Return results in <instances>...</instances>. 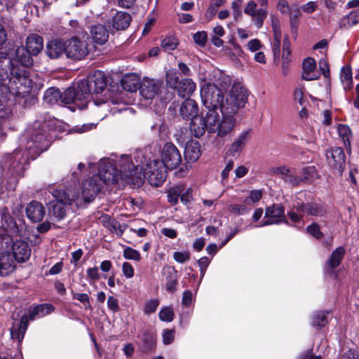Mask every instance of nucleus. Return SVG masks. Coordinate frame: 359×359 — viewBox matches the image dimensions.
<instances>
[{
  "label": "nucleus",
  "mask_w": 359,
  "mask_h": 359,
  "mask_svg": "<svg viewBox=\"0 0 359 359\" xmlns=\"http://www.w3.org/2000/svg\"><path fill=\"white\" fill-rule=\"evenodd\" d=\"M162 275L165 278V289L168 292L173 293L177 290V271L170 266H165L162 269Z\"/></svg>",
  "instance_id": "22"
},
{
  "label": "nucleus",
  "mask_w": 359,
  "mask_h": 359,
  "mask_svg": "<svg viewBox=\"0 0 359 359\" xmlns=\"http://www.w3.org/2000/svg\"><path fill=\"white\" fill-rule=\"evenodd\" d=\"M161 86L160 81L144 78L139 86L140 93L145 100H152L159 93Z\"/></svg>",
  "instance_id": "15"
},
{
  "label": "nucleus",
  "mask_w": 359,
  "mask_h": 359,
  "mask_svg": "<svg viewBox=\"0 0 359 359\" xmlns=\"http://www.w3.org/2000/svg\"><path fill=\"white\" fill-rule=\"evenodd\" d=\"M267 15V11L265 8L258 9L255 13V15L252 17L255 21V25L257 28H260L262 27L264 24V21L266 19Z\"/></svg>",
  "instance_id": "52"
},
{
  "label": "nucleus",
  "mask_w": 359,
  "mask_h": 359,
  "mask_svg": "<svg viewBox=\"0 0 359 359\" xmlns=\"http://www.w3.org/2000/svg\"><path fill=\"white\" fill-rule=\"evenodd\" d=\"M159 302L156 299H151L147 302L144 308V312L146 314L154 313L158 308Z\"/></svg>",
  "instance_id": "60"
},
{
  "label": "nucleus",
  "mask_w": 359,
  "mask_h": 359,
  "mask_svg": "<svg viewBox=\"0 0 359 359\" xmlns=\"http://www.w3.org/2000/svg\"><path fill=\"white\" fill-rule=\"evenodd\" d=\"M79 88L82 93L80 92V96L82 98L88 100L91 94L101 93L107 86L106 77L103 72L96 71L90 74L86 79L79 82Z\"/></svg>",
  "instance_id": "6"
},
{
  "label": "nucleus",
  "mask_w": 359,
  "mask_h": 359,
  "mask_svg": "<svg viewBox=\"0 0 359 359\" xmlns=\"http://www.w3.org/2000/svg\"><path fill=\"white\" fill-rule=\"evenodd\" d=\"M325 212V208L320 203L297 202L287 213V215L292 222H298L304 216L322 217Z\"/></svg>",
  "instance_id": "7"
},
{
  "label": "nucleus",
  "mask_w": 359,
  "mask_h": 359,
  "mask_svg": "<svg viewBox=\"0 0 359 359\" xmlns=\"http://www.w3.org/2000/svg\"><path fill=\"white\" fill-rule=\"evenodd\" d=\"M65 42L61 39L48 41L46 46V54L50 59H57L64 53L66 55Z\"/></svg>",
  "instance_id": "21"
},
{
  "label": "nucleus",
  "mask_w": 359,
  "mask_h": 359,
  "mask_svg": "<svg viewBox=\"0 0 359 359\" xmlns=\"http://www.w3.org/2000/svg\"><path fill=\"white\" fill-rule=\"evenodd\" d=\"M345 253L346 250L344 248L341 246L337 248L332 252L331 255L325 263V271L327 273L330 275L334 274V269L340 265Z\"/></svg>",
  "instance_id": "20"
},
{
  "label": "nucleus",
  "mask_w": 359,
  "mask_h": 359,
  "mask_svg": "<svg viewBox=\"0 0 359 359\" xmlns=\"http://www.w3.org/2000/svg\"><path fill=\"white\" fill-rule=\"evenodd\" d=\"M32 55L25 47H18L15 52L16 60L11 59V60L16 62V65L19 68L21 67L18 65V62L23 67H30L33 64Z\"/></svg>",
  "instance_id": "31"
},
{
  "label": "nucleus",
  "mask_w": 359,
  "mask_h": 359,
  "mask_svg": "<svg viewBox=\"0 0 359 359\" xmlns=\"http://www.w3.org/2000/svg\"><path fill=\"white\" fill-rule=\"evenodd\" d=\"M173 258L176 262L183 264L190 259L191 253L189 251L175 252Z\"/></svg>",
  "instance_id": "58"
},
{
  "label": "nucleus",
  "mask_w": 359,
  "mask_h": 359,
  "mask_svg": "<svg viewBox=\"0 0 359 359\" xmlns=\"http://www.w3.org/2000/svg\"><path fill=\"white\" fill-rule=\"evenodd\" d=\"M0 274L6 276L11 274L15 269V262L11 253L1 254Z\"/></svg>",
  "instance_id": "33"
},
{
  "label": "nucleus",
  "mask_w": 359,
  "mask_h": 359,
  "mask_svg": "<svg viewBox=\"0 0 359 359\" xmlns=\"http://www.w3.org/2000/svg\"><path fill=\"white\" fill-rule=\"evenodd\" d=\"M32 88V80L27 71L19 68L6 53H0V96L6 98L11 94L23 97Z\"/></svg>",
  "instance_id": "3"
},
{
  "label": "nucleus",
  "mask_w": 359,
  "mask_h": 359,
  "mask_svg": "<svg viewBox=\"0 0 359 359\" xmlns=\"http://www.w3.org/2000/svg\"><path fill=\"white\" fill-rule=\"evenodd\" d=\"M213 76L215 83L212 84L217 86L222 91L226 90L231 85V77L223 72L219 70L215 71Z\"/></svg>",
  "instance_id": "35"
},
{
  "label": "nucleus",
  "mask_w": 359,
  "mask_h": 359,
  "mask_svg": "<svg viewBox=\"0 0 359 359\" xmlns=\"http://www.w3.org/2000/svg\"><path fill=\"white\" fill-rule=\"evenodd\" d=\"M326 158L329 165L338 175H341L346 165V156L341 147H332L326 151Z\"/></svg>",
  "instance_id": "14"
},
{
  "label": "nucleus",
  "mask_w": 359,
  "mask_h": 359,
  "mask_svg": "<svg viewBox=\"0 0 359 359\" xmlns=\"http://www.w3.org/2000/svg\"><path fill=\"white\" fill-rule=\"evenodd\" d=\"M131 22V16L129 13L123 11H118L113 16L111 24L113 28L116 30H123L128 28Z\"/></svg>",
  "instance_id": "28"
},
{
  "label": "nucleus",
  "mask_w": 359,
  "mask_h": 359,
  "mask_svg": "<svg viewBox=\"0 0 359 359\" xmlns=\"http://www.w3.org/2000/svg\"><path fill=\"white\" fill-rule=\"evenodd\" d=\"M196 88V83L191 79H184L180 81L176 88L179 96L185 97L191 95Z\"/></svg>",
  "instance_id": "34"
},
{
  "label": "nucleus",
  "mask_w": 359,
  "mask_h": 359,
  "mask_svg": "<svg viewBox=\"0 0 359 359\" xmlns=\"http://www.w3.org/2000/svg\"><path fill=\"white\" fill-rule=\"evenodd\" d=\"M90 36L95 43L103 45L108 41L109 31L104 25H94L90 27Z\"/></svg>",
  "instance_id": "24"
},
{
  "label": "nucleus",
  "mask_w": 359,
  "mask_h": 359,
  "mask_svg": "<svg viewBox=\"0 0 359 359\" xmlns=\"http://www.w3.org/2000/svg\"><path fill=\"white\" fill-rule=\"evenodd\" d=\"M140 85L139 79L134 75L125 76L121 81L123 88L128 92H135Z\"/></svg>",
  "instance_id": "40"
},
{
  "label": "nucleus",
  "mask_w": 359,
  "mask_h": 359,
  "mask_svg": "<svg viewBox=\"0 0 359 359\" xmlns=\"http://www.w3.org/2000/svg\"><path fill=\"white\" fill-rule=\"evenodd\" d=\"M86 274L89 280L93 282L97 281L100 278L99 269L97 266L88 268L86 270Z\"/></svg>",
  "instance_id": "63"
},
{
  "label": "nucleus",
  "mask_w": 359,
  "mask_h": 359,
  "mask_svg": "<svg viewBox=\"0 0 359 359\" xmlns=\"http://www.w3.org/2000/svg\"><path fill=\"white\" fill-rule=\"evenodd\" d=\"M54 311V306L51 304H41L29 307L28 311L30 320L43 318Z\"/></svg>",
  "instance_id": "27"
},
{
  "label": "nucleus",
  "mask_w": 359,
  "mask_h": 359,
  "mask_svg": "<svg viewBox=\"0 0 359 359\" xmlns=\"http://www.w3.org/2000/svg\"><path fill=\"white\" fill-rule=\"evenodd\" d=\"M285 222L284 207L280 204H273L265 210L264 219L257 226H265Z\"/></svg>",
  "instance_id": "13"
},
{
  "label": "nucleus",
  "mask_w": 359,
  "mask_h": 359,
  "mask_svg": "<svg viewBox=\"0 0 359 359\" xmlns=\"http://www.w3.org/2000/svg\"><path fill=\"white\" fill-rule=\"evenodd\" d=\"M43 47V39L39 35L32 34L27 38L25 48L33 55H37L41 51Z\"/></svg>",
  "instance_id": "30"
},
{
  "label": "nucleus",
  "mask_w": 359,
  "mask_h": 359,
  "mask_svg": "<svg viewBox=\"0 0 359 359\" xmlns=\"http://www.w3.org/2000/svg\"><path fill=\"white\" fill-rule=\"evenodd\" d=\"M292 169H290L289 167L285 165L272 167L270 169V173L273 175H278L281 177V179L285 181V180L287 177L288 175Z\"/></svg>",
  "instance_id": "47"
},
{
  "label": "nucleus",
  "mask_w": 359,
  "mask_h": 359,
  "mask_svg": "<svg viewBox=\"0 0 359 359\" xmlns=\"http://www.w3.org/2000/svg\"><path fill=\"white\" fill-rule=\"evenodd\" d=\"M49 145L43 126L39 121L34 122L20 137V147L4 157L1 161L3 170L16 176L21 175L29 160H34Z\"/></svg>",
  "instance_id": "1"
},
{
  "label": "nucleus",
  "mask_w": 359,
  "mask_h": 359,
  "mask_svg": "<svg viewBox=\"0 0 359 359\" xmlns=\"http://www.w3.org/2000/svg\"><path fill=\"white\" fill-rule=\"evenodd\" d=\"M234 166V161L233 160H229L226 164V166L223 169L221 173L222 177V184H225V182L227 180L229 172L233 168Z\"/></svg>",
  "instance_id": "59"
},
{
  "label": "nucleus",
  "mask_w": 359,
  "mask_h": 359,
  "mask_svg": "<svg viewBox=\"0 0 359 359\" xmlns=\"http://www.w3.org/2000/svg\"><path fill=\"white\" fill-rule=\"evenodd\" d=\"M123 256L126 259L139 262L141 259V255L139 251L130 247H126L123 252Z\"/></svg>",
  "instance_id": "49"
},
{
  "label": "nucleus",
  "mask_w": 359,
  "mask_h": 359,
  "mask_svg": "<svg viewBox=\"0 0 359 359\" xmlns=\"http://www.w3.org/2000/svg\"><path fill=\"white\" fill-rule=\"evenodd\" d=\"M306 229L309 233L317 239H320L323 236V233L320 231V226L316 223H312L311 225L307 226Z\"/></svg>",
  "instance_id": "61"
},
{
  "label": "nucleus",
  "mask_w": 359,
  "mask_h": 359,
  "mask_svg": "<svg viewBox=\"0 0 359 359\" xmlns=\"http://www.w3.org/2000/svg\"><path fill=\"white\" fill-rule=\"evenodd\" d=\"M166 83L172 88H176L179 84V76L177 72L174 69H169L165 75Z\"/></svg>",
  "instance_id": "45"
},
{
  "label": "nucleus",
  "mask_w": 359,
  "mask_h": 359,
  "mask_svg": "<svg viewBox=\"0 0 359 359\" xmlns=\"http://www.w3.org/2000/svg\"><path fill=\"white\" fill-rule=\"evenodd\" d=\"M0 232H9L15 236L19 233L18 226L7 208L0 210Z\"/></svg>",
  "instance_id": "18"
},
{
  "label": "nucleus",
  "mask_w": 359,
  "mask_h": 359,
  "mask_svg": "<svg viewBox=\"0 0 359 359\" xmlns=\"http://www.w3.org/2000/svg\"><path fill=\"white\" fill-rule=\"evenodd\" d=\"M328 323L327 316L325 313L318 311L313 315L311 325L314 327H321Z\"/></svg>",
  "instance_id": "42"
},
{
  "label": "nucleus",
  "mask_w": 359,
  "mask_h": 359,
  "mask_svg": "<svg viewBox=\"0 0 359 359\" xmlns=\"http://www.w3.org/2000/svg\"><path fill=\"white\" fill-rule=\"evenodd\" d=\"M29 316L24 314L20 318L19 325L17 327L13 326L11 329V335L13 339H16L20 341L25 334L29 324Z\"/></svg>",
  "instance_id": "32"
},
{
  "label": "nucleus",
  "mask_w": 359,
  "mask_h": 359,
  "mask_svg": "<svg viewBox=\"0 0 359 359\" xmlns=\"http://www.w3.org/2000/svg\"><path fill=\"white\" fill-rule=\"evenodd\" d=\"M13 235L9 232H0V254L11 253Z\"/></svg>",
  "instance_id": "39"
},
{
  "label": "nucleus",
  "mask_w": 359,
  "mask_h": 359,
  "mask_svg": "<svg viewBox=\"0 0 359 359\" xmlns=\"http://www.w3.org/2000/svg\"><path fill=\"white\" fill-rule=\"evenodd\" d=\"M207 33L204 31L198 32L194 35V40L200 46H204L207 41Z\"/></svg>",
  "instance_id": "62"
},
{
  "label": "nucleus",
  "mask_w": 359,
  "mask_h": 359,
  "mask_svg": "<svg viewBox=\"0 0 359 359\" xmlns=\"http://www.w3.org/2000/svg\"><path fill=\"white\" fill-rule=\"evenodd\" d=\"M104 160H108L111 163L118 175V182L121 180L127 184H131L136 187H140L144 183L145 175L142 172L143 166L139 164L135 165L132 161L131 156L121 155L116 162V166L109 158H104L100 161Z\"/></svg>",
  "instance_id": "5"
},
{
  "label": "nucleus",
  "mask_w": 359,
  "mask_h": 359,
  "mask_svg": "<svg viewBox=\"0 0 359 359\" xmlns=\"http://www.w3.org/2000/svg\"><path fill=\"white\" fill-rule=\"evenodd\" d=\"M53 196L55 200L50 202L49 212L56 218L57 221H60L66 216L67 206L71 204L72 200L68 194L62 190H54Z\"/></svg>",
  "instance_id": "10"
},
{
  "label": "nucleus",
  "mask_w": 359,
  "mask_h": 359,
  "mask_svg": "<svg viewBox=\"0 0 359 359\" xmlns=\"http://www.w3.org/2000/svg\"><path fill=\"white\" fill-rule=\"evenodd\" d=\"M72 297L74 299L79 300L82 303L86 309H90L91 306L89 304V296L86 293H77L72 292Z\"/></svg>",
  "instance_id": "57"
},
{
  "label": "nucleus",
  "mask_w": 359,
  "mask_h": 359,
  "mask_svg": "<svg viewBox=\"0 0 359 359\" xmlns=\"http://www.w3.org/2000/svg\"><path fill=\"white\" fill-rule=\"evenodd\" d=\"M60 91L58 88L51 87L47 89L43 94V102L48 105L60 104Z\"/></svg>",
  "instance_id": "38"
},
{
  "label": "nucleus",
  "mask_w": 359,
  "mask_h": 359,
  "mask_svg": "<svg viewBox=\"0 0 359 359\" xmlns=\"http://www.w3.org/2000/svg\"><path fill=\"white\" fill-rule=\"evenodd\" d=\"M162 161L166 168L175 169L182 162V156L176 146L167 142L164 144L161 152Z\"/></svg>",
  "instance_id": "12"
},
{
  "label": "nucleus",
  "mask_w": 359,
  "mask_h": 359,
  "mask_svg": "<svg viewBox=\"0 0 359 359\" xmlns=\"http://www.w3.org/2000/svg\"><path fill=\"white\" fill-rule=\"evenodd\" d=\"M359 23V8L351 11L339 22V28H348Z\"/></svg>",
  "instance_id": "36"
},
{
  "label": "nucleus",
  "mask_w": 359,
  "mask_h": 359,
  "mask_svg": "<svg viewBox=\"0 0 359 359\" xmlns=\"http://www.w3.org/2000/svg\"><path fill=\"white\" fill-rule=\"evenodd\" d=\"M341 80L342 82H346L344 89L348 90L351 88L352 83V74L351 70L343 67L341 73Z\"/></svg>",
  "instance_id": "54"
},
{
  "label": "nucleus",
  "mask_w": 359,
  "mask_h": 359,
  "mask_svg": "<svg viewBox=\"0 0 359 359\" xmlns=\"http://www.w3.org/2000/svg\"><path fill=\"white\" fill-rule=\"evenodd\" d=\"M263 196L262 190H252L250 191L249 196L243 200L246 205H252L259 202Z\"/></svg>",
  "instance_id": "46"
},
{
  "label": "nucleus",
  "mask_w": 359,
  "mask_h": 359,
  "mask_svg": "<svg viewBox=\"0 0 359 359\" xmlns=\"http://www.w3.org/2000/svg\"><path fill=\"white\" fill-rule=\"evenodd\" d=\"M65 48L67 57L74 60H81L89 53L87 43L76 36L65 41Z\"/></svg>",
  "instance_id": "11"
},
{
  "label": "nucleus",
  "mask_w": 359,
  "mask_h": 359,
  "mask_svg": "<svg viewBox=\"0 0 359 359\" xmlns=\"http://www.w3.org/2000/svg\"><path fill=\"white\" fill-rule=\"evenodd\" d=\"M210 115H212V111H208L205 116H196L191 118L190 123V130L196 137H201L203 136L205 131L208 130L210 133V125L208 120Z\"/></svg>",
  "instance_id": "16"
},
{
  "label": "nucleus",
  "mask_w": 359,
  "mask_h": 359,
  "mask_svg": "<svg viewBox=\"0 0 359 359\" xmlns=\"http://www.w3.org/2000/svg\"><path fill=\"white\" fill-rule=\"evenodd\" d=\"M158 315L159 318L163 321L171 322L173 320L174 313L170 307L162 308Z\"/></svg>",
  "instance_id": "55"
},
{
  "label": "nucleus",
  "mask_w": 359,
  "mask_h": 359,
  "mask_svg": "<svg viewBox=\"0 0 359 359\" xmlns=\"http://www.w3.org/2000/svg\"><path fill=\"white\" fill-rule=\"evenodd\" d=\"M44 214V208L39 202L32 201L26 208L27 217L33 222H40L43 218Z\"/></svg>",
  "instance_id": "25"
},
{
  "label": "nucleus",
  "mask_w": 359,
  "mask_h": 359,
  "mask_svg": "<svg viewBox=\"0 0 359 359\" xmlns=\"http://www.w3.org/2000/svg\"><path fill=\"white\" fill-rule=\"evenodd\" d=\"M227 210L230 213L241 215L247 213L249 209L246 207V204H230L227 207Z\"/></svg>",
  "instance_id": "50"
},
{
  "label": "nucleus",
  "mask_w": 359,
  "mask_h": 359,
  "mask_svg": "<svg viewBox=\"0 0 359 359\" xmlns=\"http://www.w3.org/2000/svg\"><path fill=\"white\" fill-rule=\"evenodd\" d=\"M13 257L18 262H26L31 255V248L26 241L17 240L12 245Z\"/></svg>",
  "instance_id": "19"
},
{
  "label": "nucleus",
  "mask_w": 359,
  "mask_h": 359,
  "mask_svg": "<svg viewBox=\"0 0 359 359\" xmlns=\"http://www.w3.org/2000/svg\"><path fill=\"white\" fill-rule=\"evenodd\" d=\"M79 83L77 84V87L74 88H68L66 89L63 93H60V104H69L72 103H76L77 101L86 100V98H82L80 96V90Z\"/></svg>",
  "instance_id": "23"
},
{
  "label": "nucleus",
  "mask_w": 359,
  "mask_h": 359,
  "mask_svg": "<svg viewBox=\"0 0 359 359\" xmlns=\"http://www.w3.org/2000/svg\"><path fill=\"white\" fill-rule=\"evenodd\" d=\"M166 169L160 160H152L147 164L145 169L143 168L142 172L151 185L159 187L166 180Z\"/></svg>",
  "instance_id": "9"
},
{
  "label": "nucleus",
  "mask_w": 359,
  "mask_h": 359,
  "mask_svg": "<svg viewBox=\"0 0 359 359\" xmlns=\"http://www.w3.org/2000/svg\"><path fill=\"white\" fill-rule=\"evenodd\" d=\"M122 272L123 276L127 278H131L134 276V269L129 262H125L123 263Z\"/></svg>",
  "instance_id": "64"
},
{
  "label": "nucleus",
  "mask_w": 359,
  "mask_h": 359,
  "mask_svg": "<svg viewBox=\"0 0 359 359\" xmlns=\"http://www.w3.org/2000/svg\"><path fill=\"white\" fill-rule=\"evenodd\" d=\"M284 182L292 186H298L303 182V178L301 176L297 175L294 173V170L292 169Z\"/></svg>",
  "instance_id": "56"
},
{
  "label": "nucleus",
  "mask_w": 359,
  "mask_h": 359,
  "mask_svg": "<svg viewBox=\"0 0 359 359\" xmlns=\"http://www.w3.org/2000/svg\"><path fill=\"white\" fill-rule=\"evenodd\" d=\"M182 192L181 187H172L168 192V201L172 205L178 203L179 198Z\"/></svg>",
  "instance_id": "48"
},
{
  "label": "nucleus",
  "mask_w": 359,
  "mask_h": 359,
  "mask_svg": "<svg viewBox=\"0 0 359 359\" xmlns=\"http://www.w3.org/2000/svg\"><path fill=\"white\" fill-rule=\"evenodd\" d=\"M178 46L177 39L172 35L167 36L161 42V46L165 51L170 52L175 50Z\"/></svg>",
  "instance_id": "43"
},
{
  "label": "nucleus",
  "mask_w": 359,
  "mask_h": 359,
  "mask_svg": "<svg viewBox=\"0 0 359 359\" xmlns=\"http://www.w3.org/2000/svg\"><path fill=\"white\" fill-rule=\"evenodd\" d=\"M248 97V91L241 83H233L226 96L225 104L222 108V118L218 111H212V115H210L208 120L210 126V133H216L219 137H224L230 134L236 124L233 115L240 108L244 107Z\"/></svg>",
  "instance_id": "2"
},
{
  "label": "nucleus",
  "mask_w": 359,
  "mask_h": 359,
  "mask_svg": "<svg viewBox=\"0 0 359 359\" xmlns=\"http://www.w3.org/2000/svg\"><path fill=\"white\" fill-rule=\"evenodd\" d=\"M201 97L203 105L208 109V111H217L222 108L225 104L224 95L217 86L210 83L203 84L201 88Z\"/></svg>",
  "instance_id": "8"
},
{
  "label": "nucleus",
  "mask_w": 359,
  "mask_h": 359,
  "mask_svg": "<svg viewBox=\"0 0 359 359\" xmlns=\"http://www.w3.org/2000/svg\"><path fill=\"white\" fill-rule=\"evenodd\" d=\"M250 138L251 132L250 130L243 131L231 144L226 154L234 157L239 156Z\"/></svg>",
  "instance_id": "17"
},
{
  "label": "nucleus",
  "mask_w": 359,
  "mask_h": 359,
  "mask_svg": "<svg viewBox=\"0 0 359 359\" xmlns=\"http://www.w3.org/2000/svg\"><path fill=\"white\" fill-rule=\"evenodd\" d=\"M126 227V224L121 225L116 219L113 218L106 228L118 236H121Z\"/></svg>",
  "instance_id": "44"
},
{
  "label": "nucleus",
  "mask_w": 359,
  "mask_h": 359,
  "mask_svg": "<svg viewBox=\"0 0 359 359\" xmlns=\"http://www.w3.org/2000/svg\"><path fill=\"white\" fill-rule=\"evenodd\" d=\"M117 174L111 163L108 160L100 161L98 174L94 175L83 183L82 197L86 203L93 201L105 184L118 182Z\"/></svg>",
  "instance_id": "4"
},
{
  "label": "nucleus",
  "mask_w": 359,
  "mask_h": 359,
  "mask_svg": "<svg viewBox=\"0 0 359 359\" xmlns=\"http://www.w3.org/2000/svg\"><path fill=\"white\" fill-rule=\"evenodd\" d=\"M301 8L297 4H292L289 11L290 24L292 34L297 35L299 26V18L301 17Z\"/></svg>",
  "instance_id": "37"
},
{
  "label": "nucleus",
  "mask_w": 359,
  "mask_h": 359,
  "mask_svg": "<svg viewBox=\"0 0 359 359\" xmlns=\"http://www.w3.org/2000/svg\"><path fill=\"white\" fill-rule=\"evenodd\" d=\"M198 112V104L190 98L185 100L180 108V114L184 119H191L197 116Z\"/></svg>",
  "instance_id": "26"
},
{
  "label": "nucleus",
  "mask_w": 359,
  "mask_h": 359,
  "mask_svg": "<svg viewBox=\"0 0 359 359\" xmlns=\"http://www.w3.org/2000/svg\"><path fill=\"white\" fill-rule=\"evenodd\" d=\"M201 145L197 141L188 142L184 149V158L189 163L196 162L201 156Z\"/></svg>",
  "instance_id": "29"
},
{
  "label": "nucleus",
  "mask_w": 359,
  "mask_h": 359,
  "mask_svg": "<svg viewBox=\"0 0 359 359\" xmlns=\"http://www.w3.org/2000/svg\"><path fill=\"white\" fill-rule=\"evenodd\" d=\"M302 176H301L304 180H314L317 175V170L315 166H306L302 169Z\"/></svg>",
  "instance_id": "53"
},
{
  "label": "nucleus",
  "mask_w": 359,
  "mask_h": 359,
  "mask_svg": "<svg viewBox=\"0 0 359 359\" xmlns=\"http://www.w3.org/2000/svg\"><path fill=\"white\" fill-rule=\"evenodd\" d=\"M338 133L339 137L343 140L345 147L346 148H350V137L351 136V131L350 128L346 125L340 124L338 126Z\"/></svg>",
  "instance_id": "41"
},
{
  "label": "nucleus",
  "mask_w": 359,
  "mask_h": 359,
  "mask_svg": "<svg viewBox=\"0 0 359 359\" xmlns=\"http://www.w3.org/2000/svg\"><path fill=\"white\" fill-rule=\"evenodd\" d=\"M141 339L144 344L146 349L151 350L155 346L156 338L153 334L145 332L141 336Z\"/></svg>",
  "instance_id": "51"
}]
</instances>
